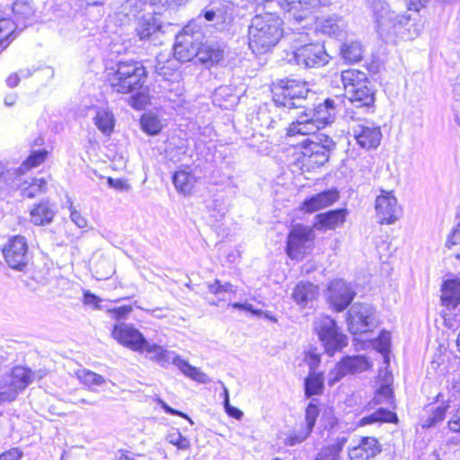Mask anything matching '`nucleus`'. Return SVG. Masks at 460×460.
Here are the masks:
<instances>
[{
  "mask_svg": "<svg viewBox=\"0 0 460 460\" xmlns=\"http://www.w3.org/2000/svg\"><path fill=\"white\" fill-rule=\"evenodd\" d=\"M284 42L289 45L285 50L284 59L303 68H317L327 65L331 56L327 53L323 43L311 42L306 32L293 31L287 34Z\"/></svg>",
  "mask_w": 460,
  "mask_h": 460,
  "instance_id": "nucleus-1",
  "label": "nucleus"
},
{
  "mask_svg": "<svg viewBox=\"0 0 460 460\" xmlns=\"http://www.w3.org/2000/svg\"><path fill=\"white\" fill-rule=\"evenodd\" d=\"M249 47L253 53L263 54L287 36L283 21L274 13H258L252 17L248 29Z\"/></svg>",
  "mask_w": 460,
  "mask_h": 460,
  "instance_id": "nucleus-2",
  "label": "nucleus"
},
{
  "mask_svg": "<svg viewBox=\"0 0 460 460\" xmlns=\"http://www.w3.org/2000/svg\"><path fill=\"white\" fill-rule=\"evenodd\" d=\"M146 78L143 64L133 59L119 60L110 78L112 89L120 93H130L141 90Z\"/></svg>",
  "mask_w": 460,
  "mask_h": 460,
  "instance_id": "nucleus-3",
  "label": "nucleus"
},
{
  "mask_svg": "<svg viewBox=\"0 0 460 460\" xmlns=\"http://www.w3.org/2000/svg\"><path fill=\"white\" fill-rule=\"evenodd\" d=\"M310 93L307 82L284 78L274 84L272 100L277 107L288 110L305 109V102Z\"/></svg>",
  "mask_w": 460,
  "mask_h": 460,
  "instance_id": "nucleus-4",
  "label": "nucleus"
},
{
  "mask_svg": "<svg viewBox=\"0 0 460 460\" xmlns=\"http://www.w3.org/2000/svg\"><path fill=\"white\" fill-rule=\"evenodd\" d=\"M374 16L376 31L385 42H393L396 38H404L407 32L411 31V17L398 14L385 4H381L380 9L376 5Z\"/></svg>",
  "mask_w": 460,
  "mask_h": 460,
  "instance_id": "nucleus-5",
  "label": "nucleus"
},
{
  "mask_svg": "<svg viewBox=\"0 0 460 460\" xmlns=\"http://www.w3.org/2000/svg\"><path fill=\"white\" fill-rule=\"evenodd\" d=\"M146 352L150 359L155 361L161 367H165L172 363L178 369L186 376L199 384H209L211 382L208 376L200 371L199 368L191 366L188 361L182 359L174 351L168 350L163 346L156 343L146 341V345L143 349V353Z\"/></svg>",
  "mask_w": 460,
  "mask_h": 460,
  "instance_id": "nucleus-6",
  "label": "nucleus"
},
{
  "mask_svg": "<svg viewBox=\"0 0 460 460\" xmlns=\"http://www.w3.org/2000/svg\"><path fill=\"white\" fill-rule=\"evenodd\" d=\"M204 39L201 25L197 20L186 24L175 36L173 57L179 63H185L196 58L199 45Z\"/></svg>",
  "mask_w": 460,
  "mask_h": 460,
  "instance_id": "nucleus-7",
  "label": "nucleus"
},
{
  "mask_svg": "<svg viewBox=\"0 0 460 460\" xmlns=\"http://www.w3.org/2000/svg\"><path fill=\"white\" fill-rule=\"evenodd\" d=\"M34 372L26 367L16 366L0 377V403L13 402L34 379Z\"/></svg>",
  "mask_w": 460,
  "mask_h": 460,
  "instance_id": "nucleus-8",
  "label": "nucleus"
},
{
  "mask_svg": "<svg viewBox=\"0 0 460 460\" xmlns=\"http://www.w3.org/2000/svg\"><path fill=\"white\" fill-rule=\"evenodd\" d=\"M304 163L312 168L324 165L336 149V143L324 134L308 137L301 142Z\"/></svg>",
  "mask_w": 460,
  "mask_h": 460,
  "instance_id": "nucleus-9",
  "label": "nucleus"
},
{
  "mask_svg": "<svg viewBox=\"0 0 460 460\" xmlns=\"http://www.w3.org/2000/svg\"><path fill=\"white\" fill-rule=\"evenodd\" d=\"M314 330L327 354L332 356L347 345V337L330 316L323 315L314 321Z\"/></svg>",
  "mask_w": 460,
  "mask_h": 460,
  "instance_id": "nucleus-10",
  "label": "nucleus"
},
{
  "mask_svg": "<svg viewBox=\"0 0 460 460\" xmlns=\"http://www.w3.org/2000/svg\"><path fill=\"white\" fill-rule=\"evenodd\" d=\"M2 252L6 264L11 269L26 272L32 259L26 237L20 234L11 236L4 245Z\"/></svg>",
  "mask_w": 460,
  "mask_h": 460,
  "instance_id": "nucleus-11",
  "label": "nucleus"
},
{
  "mask_svg": "<svg viewBox=\"0 0 460 460\" xmlns=\"http://www.w3.org/2000/svg\"><path fill=\"white\" fill-rule=\"evenodd\" d=\"M350 333L358 334L371 331L377 325L376 308L367 303H355L347 313Z\"/></svg>",
  "mask_w": 460,
  "mask_h": 460,
  "instance_id": "nucleus-12",
  "label": "nucleus"
},
{
  "mask_svg": "<svg viewBox=\"0 0 460 460\" xmlns=\"http://www.w3.org/2000/svg\"><path fill=\"white\" fill-rule=\"evenodd\" d=\"M346 96L351 103V108L346 111V117L352 120H360L362 116L374 113L376 97L371 83L346 93Z\"/></svg>",
  "mask_w": 460,
  "mask_h": 460,
  "instance_id": "nucleus-13",
  "label": "nucleus"
},
{
  "mask_svg": "<svg viewBox=\"0 0 460 460\" xmlns=\"http://www.w3.org/2000/svg\"><path fill=\"white\" fill-rule=\"evenodd\" d=\"M235 5L230 0H211L200 12L196 19L204 18L207 22H213L218 30H224L230 25L234 19Z\"/></svg>",
  "mask_w": 460,
  "mask_h": 460,
  "instance_id": "nucleus-14",
  "label": "nucleus"
},
{
  "mask_svg": "<svg viewBox=\"0 0 460 460\" xmlns=\"http://www.w3.org/2000/svg\"><path fill=\"white\" fill-rule=\"evenodd\" d=\"M164 23L155 11L145 13L137 22L135 32L140 40H149L156 45L160 43L159 36L164 33Z\"/></svg>",
  "mask_w": 460,
  "mask_h": 460,
  "instance_id": "nucleus-15",
  "label": "nucleus"
},
{
  "mask_svg": "<svg viewBox=\"0 0 460 460\" xmlns=\"http://www.w3.org/2000/svg\"><path fill=\"white\" fill-rule=\"evenodd\" d=\"M1 7V13L11 19L20 30L31 24L34 20L35 7L32 0H13L5 5L0 4Z\"/></svg>",
  "mask_w": 460,
  "mask_h": 460,
  "instance_id": "nucleus-16",
  "label": "nucleus"
},
{
  "mask_svg": "<svg viewBox=\"0 0 460 460\" xmlns=\"http://www.w3.org/2000/svg\"><path fill=\"white\" fill-rule=\"evenodd\" d=\"M314 233L309 227L297 224L288 233L286 253L292 260H300L305 254V245L312 241Z\"/></svg>",
  "mask_w": 460,
  "mask_h": 460,
  "instance_id": "nucleus-17",
  "label": "nucleus"
},
{
  "mask_svg": "<svg viewBox=\"0 0 460 460\" xmlns=\"http://www.w3.org/2000/svg\"><path fill=\"white\" fill-rule=\"evenodd\" d=\"M111 336L119 344L139 353H143V349L146 345L147 340L132 324L118 323L114 324Z\"/></svg>",
  "mask_w": 460,
  "mask_h": 460,
  "instance_id": "nucleus-18",
  "label": "nucleus"
},
{
  "mask_svg": "<svg viewBox=\"0 0 460 460\" xmlns=\"http://www.w3.org/2000/svg\"><path fill=\"white\" fill-rule=\"evenodd\" d=\"M355 296L356 292L351 285L342 279L334 280L328 287L327 299L336 312L345 310L351 304Z\"/></svg>",
  "mask_w": 460,
  "mask_h": 460,
  "instance_id": "nucleus-19",
  "label": "nucleus"
},
{
  "mask_svg": "<svg viewBox=\"0 0 460 460\" xmlns=\"http://www.w3.org/2000/svg\"><path fill=\"white\" fill-rule=\"evenodd\" d=\"M352 135L357 144L367 150L377 148L383 137L380 127L370 121L355 125Z\"/></svg>",
  "mask_w": 460,
  "mask_h": 460,
  "instance_id": "nucleus-20",
  "label": "nucleus"
},
{
  "mask_svg": "<svg viewBox=\"0 0 460 460\" xmlns=\"http://www.w3.org/2000/svg\"><path fill=\"white\" fill-rule=\"evenodd\" d=\"M375 208L380 224L394 223L401 212L396 198L392 192L384 190L376 199Z\"/></svg>",
  "mask_w": 460,
  "mask_h": 460,
  "instance_id": "nucleus-21",
  "label": "nucleus"
},
{
  "mask_svg": "<svg viewBox=\"0 0 460 460\" xmlns=\"http://www.w3.org/2000/svg\"><path fill=\"white\" fill-rule=\"evenodd\" d=\"M340 106L339 100L326 98L323 102H319L313 109H306L307 112L319 126L324 128L332 124L338 112Z\"/></svg>",
  "mask_w": 460,
  "mask_h": 460,
  "instance_id": "nucleus-22",
  "label": "nucleus"
},
{
  "mask_svg": "<svg viewBox=\"0 0 460 460\" xmlns=\"http://www.w3.org/2000/svg\"><path fill=\"white\" fill-rule=\"evenodd\" d=\"M319 287L309 281H299L292 292V299L301 309H312L319 296Z\"/></svg>",
  "mask_w": 460,
  "mask_h": 460,
  "instance_id": "nucleus-23",
  "label": "nucleus"
},
{
  "mask_svg": "<svg viewBox=\"0 0 460 460\" xmlns=\"http://www.w3.org/2000/svg\"><path fill=\"white\" fill-rule=\"evenodd\" d=\"M58 213L56 203L49 199H43L34 204L30 210L31 222L34 226H43L50 225Z\"/></svg>",
  "mask_w": 460,
  "mask_h": 460,
  "instance_id": "nucleus-24",
  "label": "nucleus"
},
{
  "mask_svg": "<svg viewBox=\"0 0 460 460\" xmlns=\"http://www.w3.org/2000/svg\"><path fill=\"white\" fill-rule=\"evenodd\" d=\"M339 198L340 193L338 190L332 188L305 199L302 203L301 208L306 213H313L332 206Z\"/></svg>",
  "mask_w": 460,
  "mask_h": 460,
  "instance_id": "nucleus-25",
  "label": "nucleus"
},
{
  "mask_svg": "<svg viewBox=\"0 0 460 460\" xmlns=\"http://www.w3.org/2000/svg\"><path fill=\"white\" fill-rule=\"evenodd\" d=\"M320 5V0H284L281 7L297 22L309 18L313 9Z\"/></svg>",
  "mask_w": 460,
  "mask_h": 460,
  "instance_id": "nucleus-26",
  "label": "nucleus"
},
{
  "mask_svg": "<svg viewBox=\"0 0 460 460\" xmlns=\"http://www.w3.org/2000/svg\"><path fill=\"white\" fill-rule=\"evenodd\" d=\"M381 452V446L376 438H362L359 444L349 452L350 460H373Z\"/></svg>",
  "mask_w": 460,
  "mask_h": 460,
  "instance_id": "nucleus-27",
  "label": "nucleus"
},
{
  "mask_svg": "<svg viewBox=\"0 0 460 460\" xmlns=\"http://www.w3.org/2000/svg\"><path fill=\"white\" fill-rule=\"evenodd\" d=\"M347 22L341 16L331 15L316 21L315 31L333 38H342L346 33Z\"/></svg>",
  "mask_w": 460,
  "mask_h": 460,
  "instance_id": "nucleus-28",
  "label": "nucleus"
},
{
  "mask_svg": "<svg viewBox=\"0 0 460 460\" xmlns=\"http://www.w3.org/2000/svg\"><path fill=\"white\" fill-rule=\"evenodd\" d=\"M320 128H322V127L313 120V118L307 111H305L297 117L296 121L290 123L288 128V136L294 137L296 135H307L314 137L317 135L315 133Z\"/></svg>",
  "mask_w": 460,
  "mask_h": 460,
  "instance_id": "nucleus-29",
  "label": "nucleus"
},
{
  "mask_svg": "<svg viewBox=\"0 0 460 460\" xmlns=\"http://www.w3.org/2000/svg\"><path fill=\"white\" fill-rule=\"evenodd\" d=\"M224 58V49L217 42L201 41L196 59L208 67L214 64H217Z\"/></svg>",
  "mask_w": 460,
  "mask_h": 460,
  "instance_id": "nucleus-30",
  "label": "nucleus"
},
{
  "mask_svg": "<svg viewBox=\"0 0 460 460\" xmlns=\"http://www.w3.org/2000/svg\"><path fill=\"white\" fill-rule=\"evenodd\" d=\"M347 216V209L337 208L332 209L327 212L317 214L315 217L316 222L314 227L323 229H335L340 225L343 224Z\"/></svg>",
  "mask_w": 460,
  "mask_h": 460,
  "instance_id": "nucleus-31",
  "label": "nucleus"
},
{
  "mask_svg": "<svg viewBox=\"0 0 460 460\" xmlns=\"http://www.w3.org/2000/svg\"><path fill=\"white\" fill-rule=\"evenodd\" d=\"M450 401L442 402L440 404H430L426 408L427 416L421 419L423 429L434 428L440 424L446 418V414L451 408Z\"/></svg>",
  "mask_w": 460,
  "mask_h": 460,
  "instance_id": "nucleus-32",
  "label": "nucleus"
},
{
  "mask_svg": "<svg viewBox=\"0 0 460 460\" xmlns=\"http://www.w3.org/2000/svg\"><path fill=\"white\" fill-rule=\"evenodd\" d=\"M341 81L344 86L345 94L363 85L370 84V81L365 72L358 69H348L341 72Z\"/></svg>",
  "mask_w": 460,
  "mask_h": 460,
  "instance_id": "nucleus-33",
  "label": "nucleus"
},
{
  "mask_svg": "<svg viewBox=\"0 0 460 460\" xmlns=\"http://www.w3.org/2000/svg\"><path fill=\"white\" fill-rule=\"evenodd\" d=\"M441 301L448 310L460 305V281L452 279L443 283Z\"/></svg>",
  "mask_w": 460,
  "mask_h": 460,
  "instance_id": "nucleus-34",
  "label": "nucleus"
},
{
  "mask_svg": "<svg viewBox=\"0 0 460 460\" xmlns=\"http://www.w3.org/2000/svg\"><path fill=\"white\" fill-rule=\"evenodd\" d=\"M172 180L176 190L184 195L191 193L197 181L194 173L187 170H177Z\"/></svg>",
  "mask_w": 460,
  "mask_h": 460,
  "instance_id": "nucleus-35",
  "label": "nucleus"
},
{
  "mask_svg": "<svg viewBox=\"0 0 460 460\" xmlns=\"http://www.w3.org/2000/svg\"><path fill=\"white\" fill-rule=\"evenodd\" d=\"M93 121L97 128L105 136H111L114 130L115 117L108 108H96Z\"/></svg>",
  "mask_w": 460,
  "mask_h": 460,
  "instance_id": "nucleus-36",
  "label": "nucleus"
},
{
  "mask_svg": "<svg viewBox=\"0 0 460 460\" xmlns=\"http://www.w3.org/2000/svg\"><path fill=\"white\" fill-rule=\"evenodd\" d=\"M237 101L234 89L230 85H221L214 92L213 103L221 109H230L237 103Z\"/></svg>",
  "mask_w": 460,
  "mask_h": 460,
  "instance_id": "nucleus-37",
  "label": "nucleus"
},
{
  "mask_svg": "<svg viewBox=\"0 0 460 460\" xmlns=\"http://www.w3.org/2000/svg\"><path fill=\"white\" fill-rule=\"evenodd\" d=\"M397 414L388 409L380 407L369 415L364 416L358 420L359 426L371 425L375 423H397Z\"/></svg>",
  "mask_w": 460,
  "mask_h": 460,
  "instance_id": "nucleus-38",
  "label": "nucleus"
},
{
  "mask_svg": "<svg viewBox=\"0 0 460 460\" xmlns=\"http://www.w3.org/2000/svg\"><path fill=\"white\" fill-rule=\"evenodd\" d=\"M348 438L345 434L338 436L334 443L323 447L315 456L314 460H339L340 454Z\"/></svg>",
  "mask_w": 460,
  "mask_h": 460,
  "instance_id": "nucleus-39",
  "label": "nucleus"
},
{
  "mask_svg": "<svg viewBox=\"0 0 460 460\" xmlns=\"http://www.w3.org/2000/svg\"><path fill=\"white\" fill-rule=\"evenodd\" d=\"M341 55L349 63H357L363 58V47L357 40H347L341 46Z\"/></svg>",
  "mask_w": 460,
  "mask_h": 460,
  "instance_id": "nucleus-40",
  "label": "nucleus"
},
{
  "mask_svg": "<svg viewBox=\"0 0 460 460\" xmlns=\"http://www.w3.org/2000/svg\"><path fill=\"white\" fill-rule=\"evenodd\" d=\"M346 375L363 372L369 368L370 364L367 358L362 355L345 357L340 362Z\"/></svg>",
  "mask_w": 460,
  "mask_h": 460,
  "instance_id": "nucleus-41",
  "label": "nucleus"
},
{
  "mask_svg": "<svg viewBox=\"0 0 460 460\" xmlns=\"http://www.w3.org/2000/svg\"><path fill=\"white\" fill-rule=\"evenodd\" d=\"M304 386L306 398L321 394L323 391V373L309 372V375L305 379Z\"/></svg>",
  "mask_w": 460,
  "mask_h": 460,
  "instance_id": "nucleus-42",
  "label": "nucleus"
},
{
  "mask_svg": "<svg viewBox=\"0 0 460 460\" xmlns=\"http://www.w3.org/2000/svg\"><path fill=\"white\" fill-rule=\"evenodd\" d=\"M157 0H126L123 9L126 15L137 18L140 13L153 8Z\"/></svg>",
  "mask_w": 460,
  "mask_h": 460,
  "instance_id": "nucleus-43",
  "label": "nucleus"
},
{
  "mask_svg": "<svg viewBox=\"0 0 460 460\" xmlns=\"http://www.w3.org/2000/svg\"><path fill=\"white\" fill-rule=\"evenodd\" d=\"M141 128L150 136H155L162 130V123L159 118L153 113H145L140 119Z\"/></svg>",
  "mask_w": 460,
  "mask_h": 460,
  "instance_id": "nucleus-44",
  "label": "nucleus"
},
{
  "mask_svg": "<svg viewBox=\"0 0 460 460\" xmlns=\"http://www.w3.org/2000/svg\"><path fill=\"white\" fill-rule=\"evenodd\" d=\"M374 348L383 355L385 362L389 361V353L391 349V333L386 330H382L378 337L373 342Z\"/></svg>",
  "mask_w": 460,
  "mask_h": 460,
  "instance_id": "nucleus-45",
  "label": "nucleus"
},
{
  "mask_svg": "<svg viewBox=\"0 0 460 460\" xmlns=\"http://www.w3.org/2000/svg\"><path fill=\"white\" fill-rule=\"evenodd\" d=\"M179 62L174 59L167 60L166 63L161 65L160 62L155 66V72L158 75L162 76L164 80L172 81L175 79L178 73Z\"/></svg>",
  "mask_w": 460,
  "mask_h": 460,
  "instance_id": "nucleus-46",
  "label": "nucleus"
},
{
  "mask_svg": "<svg viewBox=\"0 0 460 460\" xmlns=\"http://www.w3.org/2000/svg\"><path fill=\"white\" fill-rule=\"evenodd\" d=\"M76 376L82 384L88 387H92L93 385H102L106 382L105 378L102 375L88 369L78 370L76 372Z\"/></svg>",
  "mask_w": 460,
  "mask_h": 460,
  "instance_id": "nucleus-47",
  "label": "nucleus"
},
{
  "mask_svg": "<svg viewBox=\"0 0 460 460\" xmlns=\"http://www.w3.org/2000/svg\"><path fill=\"white\" fill-rule=\"evenodd\" d=\"M320 414L319 406L317 404V400L313 399L306 406L305 413V425L303 426L305 429L313 431L316 420L318 419Z\"/></svg>",
  "mask_w": 460,
  "mask_h": 460,
  "instance_id": "nucleus-48",
  "label": "nucleus"
},
{
  "mask_svg": "<svg viewBox=\"0 0 460 460\" xmlns=\"http://www.w3.org/2000/svg\"><path fill=\"white\" fill-rule=\"evenodd\" d=\"M47 190V181L43 178H34L31 182L22 190L23 197L32 199Z\"/></svg>",
  "mask_w": 460,
  "mask_h": 460,
  "instance_id": "nucleus-49",
  "label": "nucleus"
},
{
  "mask_svg": "<svg viewBox=\"0 0 460 460\" xmlns=\"http://www.w3.org/2000/svg\"><path fill=\"white\" fill-rule=\"evenodd\" d=\"M278 108L279 107H277L276 104L272 109H269L266 106L259 108V111L257 112V119L261 122V125L262 127H265L267 128H274L276 127V120H274L273 119V113H276L278 111Z\"/></svg>",
  "mask_w": 460,
  "mask_h": 460,
  "instance_id": "nucleus-50",
  "label": "nucleus"
},
{
  "mask_svg": "<svg viewBox=\"0 0 460 460\" xmlns=\"http://www.w3.org/2000/svg\"><path fill=\"white\" fill-rule=\"evenodd\" d=\"M455 222L456 225L447 234L445 243V246L448 249L460 244V207L456 208Z\"/></svg>",
  "mask_w": 460,
  "mask_h": 460,
  "instance_id": "nucleus-51",
  "label": "nucleus"
},
{
  "mask_svg": "<svg viewBox=\"0 0 460 460\" xmlns=\"http://www.w3.org/2000/svg\"><path fill=\"white\" fill-rule=\"evenodd\" d=\"M48 154L49 152L44 148L33 150L27 157V159L22 163V166L26 170L38 167L46 160Z\"/></svg>",
  "mask_w": 460,
  "mask_h": 460,
  "instance_id": "nucleus-52",
  "label": "nucleus"
},
{
  "mask_svg": "<svg viewBox=\"0 0 460 460\" xmlns=\"http://www.w3.org/2000/svg\"><path fill=\"white\" fill-rule=\"evenodd\" d=\"M312 432L305 429L303 426L298 430H295L286 437L283 443L288 447H294L305 441Z\"/></svg>",
  "mask_w": 460,
  "mask_h": 460,
  "instance_id": "nucleus-53",
  "label": "nucleus"
},
{
  "mask_svg": "<svg viewBox=\"0 0 460 460\" xmlns=\"http://www.w3.org/2000/svg\"><path fill=\"white\" fill-rule=\"evenodd\" d=\"M374 401L376 404H394V398L392 387L388 385H381L375 394Z\"/></svg>",
  "mask_w": 460,
  "mask_h": 460,
  "instance_id": "nucleus-54",
  "label": "nucleus"
},
{
  "mask_svg": "<svg viewBox=\"0 0 460 460\" xmlns=\"http://www.w3.org/2000/svg\"><path fill=\"white\" fill-rule=\"evenodd\" d=\"M167 440L170 444L177 447V448L181 450L188 449L190 447V440L181 435L178 429L171 432L167 436Z\"/></svg>",
  "mask_w": 460,
  "mask_h": 460,
  "instance_id": "nucleus-55",
  "label": "nucleus"
},
{
  "mask_svg": "<svg viewBox=\"0 0 460 460\" xmlns=\"http://www.w3.org/2000/svg\"><path fill=\"white\" fill-rule=\"evenodd\" d=\"M158 405L161 406V408L164 411V412H166L167 414H170V415H173V416H179V417H181L183 419H186L191 425L193 424V421L191 420V418L181 411H178V410H175L173 408H172L170 405H168L164 400H162L160 397H157L154 400Z\"/></svg>",
  "mask_w": 460,
  "mask_h": 460,
  "instance_id": "nucleus-56",
  "label": "nucleus"
},
{
  "mask_svg": "<svg viewBox=\"0 0 460 460\" xmlns=\"http://www.w3.org/2000/svg\"><path fill=\"white\" fill-rule=\"evenodd\" d=\"M130 105L137 110H142L146 105V96L144 93L143 88L132 93Z\"/></svg>",
  "mask_w": 460,
  "mask_h": 460,
  "instance_id": "nucleus-57",
  "label": "nucleus"
},
{
  "mask_svg": "<svg viewBox=\"0 0 460 460\" xmlns=\"http://www.w3.org/2000/svg\"><path fill=\"white\" fill-rule=\"evenodd\" d=\"M131 312H132L131 305H121V306L108 310V313L111 314V318H113L119 322L123 319H126L128 314H130Z\"/></svg>",
  "mask_w": 460,
  "mask_h": 460,
  "instance_id": "nucleus-58",
  "label": "nucleus"
},
{
  "mask_svg": "<svg viewBox=\"0 0 460 460\" xmlns=\"http://www.w3.org/2000/svg\"><path fill=\"white\" fill-rule=\"evenodd\" d=\"M228 305L232 306L234 309L249 312L253 316H257V317H261V315L263 314V311L261 309L254 308L253 305L248 302H244V303L235 302V303L229 304Z\"/></svg>",
  "mask_w": 460,
  "mask_h": 460,
  "instance_id": "nucleus-59",
  "label": "nucleus"
},
{
  "mask_svg": "<svg viewBox=\"0 0 460 460\" xmlns=\"http://www.w3.org/2000/svg\"><path fill=\"white\" fill-rule=\"evenodd\" d=\"M69 210H70V218L75 225H76L79 228H84L87 226L86 218L84 217H83L81 215V213L75 208V207L73 206V203L71 201H70Z\"/></svg>",
  "mask_w": 460,
  "mask_h": 460,
  "instance_id": "nucleus-60",
  "label": "nucleus"
},
{
  "mask_svg": "<svg viewBox=\"0 0 460 460\" xmlns=\"http://www.w3.org/2000/svg\"><path fill=\"white\" fill-rule=\"evenodd\" d=\"M346 376L342 367L338 363L333 370H332L328 374V385L330 386L334 385L337 382H339L342 377Z\"/></svg>",
  "mask_w": 460,
  "mask_h": 460,
  "instance_id": "nucleus-61",
  "label": "nucleus"
},
{
  "mask_svg": "<svg viewBox=\"0 0 460 460\" xmlns=\"http://www.w3.org/2000/svg\"><path fill=\"white\" fill-rule=\"evenodd\" d=\"M447 426L451 431L460 432V406L453 411Z\"/></svg>",
  "mask_w": 460,
  "mask_h": 460,
  "instance_id": "nucleus-62",
  "label": "nucleus"
},
{
  "mask_svg": "<svg viewBox=\"0 0 460 460\" xmlns=\"http://www.w3.org/2000/svg\"><path fill=\"white\" fill-rule=\"evenodd\" d=\"M320 425L323 427L324 430L328 429L327 437H329L330 433H332V429L337 425V420L332 416H323Z\"/></svg>",
  "mask_w": 460,
  "mask_h": 460,
  "instance_id": "nucleus-63",
  "label": "nucleus"
},
{
  "mask_svg": "<svg viewBox=\"0 0 460 460\" xmlns=\"http://www.w3.org/2000/svg\"><path fill=\"white\" fill-rule=\"evenodd\" d=\"M22 453L17 448H13L0 455V460H19Z\"/></svg>",
  "mask_w": 460,
  "mask_h": 460,
  "instance_id": "nucleus-64",
  "label": "nucleus"
}]
</instances>
